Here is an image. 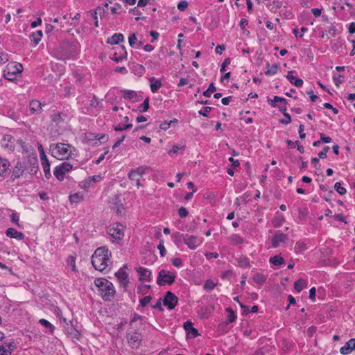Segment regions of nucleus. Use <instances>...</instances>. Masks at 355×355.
Returning a JSON list of instances; mask_svg holds the SVG:
<instances>
[{
    "label": "nucleus",
    "instance_id": "f257e3e1",
    "mask_svg": "<svg viewBox=\"0 0 355 355\" xmlns=\"http://www.w3.org/2000/svg\"><path fill=\"white\" fill-rule=\"evenodd\" d=\"M112 252L107 248H98L92 257V263L94 268L99 271H104L111 264Z\"/></svg>",
    "mask_w": 355,
    "mask_h": 355
},
{
    "label": "nucleus",
    "instance_id": "f03ea898",
    "mask_svg": "<svg viewBox=\"0 0 355 355\" xmlns=\"http://www.w3.org/2000/svg\"><path fill=\"white\" fill-rule=\"evenodd\" d=\"M75 148L71 144L64 143L51 144L49 146V151L53 157L59 159L64 160L71 157Z\"/></svg>",
    "mask_w": 355,
    "mask_h": 355
},
{
    "label": "nucleus",
    "instance_id": "7ed1b4c3",
    "mask_svg": "<svg viewBox=\"0 0 355 355\" xmlns=\"http://www.w3.org/2000/svg\"><path fill=\"white\" fill-rule=\"evenodd\" d=\"M99 295L105 301L111 300L115 295V289L112 283L105 278H97L94 280Z\"/></svg>",
    "mask_w": 355,
    "mask_h": 355
},
{
    "label": "nucleus",
    "instance_id": "20e7f679",
    "mask_svg": "<svg viewBox=\"0 0 355 355\" xmlns=\"http://www.w3.org/2000/svg\"><path fill=\"white\" fill-rule=\"evenodd\" d=\"M175 277V272L162 269L158 273L157 283L159 286L171 285L174 282Z\"/></svg>",
    "mask_w": 355,
    "mask_h": 355
},
{
    "label": "nucleus",
    "instance_id": "39448f33",
    "mask_svg": "<svg viewBox=\"0 0 355 355\" xmlns=\"http://www.w3.org/2000/svg\"><path fill=\"white\" fill-rule=\"evenodd\" d=\"M108 234L113 242L119 243L124 236V227L121 223H114L110 226Z\"/></svg>",
    "mask_w": 355,
    "mask_h": 355
},
{
    "label": "nucleus",
    "instance_id": "423d86ee",
    "mask_svg": "<svg viewBox=\"0 0 355 355\" xmlns=\"http://www.w3.org/2000/svg\"><path fill=\"white\" fill-rule=\"evenodd\" d=\"M23 71V66L20 63H12L7 66L6 69L4 70L3 76L8 80H14L16 79L17 73H21Z\"/></svg>",
    "mask_w": 355,
    "mask_h": 355
},
{
    "label": "nucleus",
    "instance_id": "0eeeda50",
    "mask_svg": "<svg viewBox=\"0 0 355 355\" xmlns=\"http://www.w3.org/2000/svg\"><path fill=\"white\" fill-rule=\"evenodd\" d=\"M72 168V164L69 162H64L55 167L53 174L59 181H62L65 174L69 172Z\"/></svg>",
    "mask_w": 355,
    "mask_h": 355
},
{
    "label": "nucleus",
    "instance_id": "6e6552de",
    "mask_svg": "<svg viewBox=\"0 0 355 355\" xmlns=\"http://www.w3.org/2000/svg\"><path fill=\"white\" fill-rule=\"evenodd\" d=\"M148 168L146 166H139L135 169L130 170L128 173L129 179L132 181H135L137 187H140L141 186V178L145 174Z\"/></svg>",
    "mask_w": 355,
    "mask_h": 355
},
{
    "label": "nucleus",
    "instance_id": "1a4fd4ad",
    "mask_svg": "<svg viewBox=\"0 0 355 355\" xmlns=\"http://www.w3.org/2000/svg\"><path fill=\"white\" fill-rule=\"evenodd\" d=\"M203 239L194 235L185 234L184 236V243L191 250L196 249L201 245Z\"/></svg>",
    "mask_w": 355,
    "mask_h": 355
},
{
    "label": "nucleus",
    "instance_id": "9d476101",
    "mask_svg": "<svg viewBox=\"0 0 355 355\" xmlns=\"http://www.w3.org/2000/svg\"><path fill=\"white\" fill-rule=\"evenodd\" d=\"M178 302V297L171 291H168L163 300V304L164 306L170 310L173 309L177 305Z\"/></svg>",
    "mask_w": 355,
    "mask_h": 355
},
{
    "label": "nucleus",
    "instance_id": "9b49d317",
    "mask_svg": "<svg viewBox=\"0 0 355 355\" xmlns=\"http://www.w3.org/2000/svg\"><path fill=\"white\" fill-rule=\"evenodd\" d=\"M288 240V238L286 234L282 233L281 231H277L272 239V245L273 248H276L286 243Z\"/></svg>",
    "mask_w": 355,
    "mask_h": 355
},
{
    "label": "nucleus",
    "instance_id": "f8f14e48",
    "mask_svg": "<svg viewBox=\"0 0 355 355\" xmlns=\"http://www.w3.org/2000/svg\"><path fill=\"white\" fill-rule=\"evenodd\" d=\"M128 344L132 348L137 349L139 347L141 341V335L137 333H130L127 335Z\"/></svg>",
    "mask_w": 355,
    "mask_h": 355
},
{
    "label": "nucleus",
    "instance_id": "ddd939ff",
    "mask_svg": "<svg viewBox=\"0 0 355 355\" xmlns=\"http://www.w3.org/2000/svg\"><path fill=\"white\" fill-rule=\"evenodd\" d=\"M15 139L10 135L3 136L1 141V146L8 151H13L15 148Z\"/></svg>",
    "mask_w": 355,
    "mask_h": 355
},
{
    "label": "nucleus",
    "instance_id": "4468645a",
    "mask_svg": "<svg viewBox=\"0 0 355 355\" xmlns=\"http://www.w3.org/2000/svg\"><path fill=\"white\" fill-rule=\"evenodd\" d=\"M17 348L14 342L0 345V355H10Z\"/></svg>",
    "mask_w": 355,
    "mask_h": 355
},
{
    "label": "nucleus",
    "instance_id": "2eb2a0df",
    "mask_svg": "<svg viewBox=\"0 0 355 355\" xmlns=\"http://www.w3.org/2000/svg\"><path fill=\"white\" fill-rule=\"evenodd\" d=\"M115 275L120 282L121 286L126 288L129 283L128 273L123 269L121 268L115 273Z\"/></svg>",
    "mask_w": 355,
    "mask_h": 355
},
{
    "label": "nucleus",
    "instance_id": "dca6fc26",
    "mask_svg": "<svg viewBox=\"0 0 355 355\" xmlns=\"http://www.w3.org/2000/svg\"><path fill=\"white\" fill-rule=\"evenodd\" d=\"M24 171L25 166L21 162H17L12 171L11 178L12 180L20 178L23 175Z\"/></svg>",
    "mask_w": 355,
    "mask_h": 355
},
{
    "label": "nucleus",
    "instance_id": "f3484780",
    "mask_svg": "<svg viewBox=\"0 0 355 355\" xmlns=\"http://www.w3.org/2000/svg\"><path fill=\"white\" fill-rule=\"evenodd\" d=\"M355 348V338H352L345 343V345L340 349V354L347 355L350 354Z\"/></svg>",
    "mask_w": 355,
    "mask_h": 355
},
{
    "label": "nucleus",
    "instance_id": "a211bd4d",
    "mask_svg": "<svg viewBox=\"0 0 355 355\" xmlns=\"http://www.w3.org/2000/svg\"><path fill=\"white\" fill-rule=\"evenodd\" d=\"M6 235L11 239H15L21 241L24 239V234L22 232H18L14 228L10 227L6 231Z\"/></svg>",
    "mask_w": 355,
    "mask_h": 355
},
{
    "label": "nucleus",
    "instance_id": "6ab92c4d",
    "mask_svg": "<svg viewBox=\"0 0 355 355\" xmlns=\"http://www.w3.org/2000/svg\"><path fill=\"white\" fill-rule=\"evenodd\" d=\"M184 328L187 334L191 338H196L198 336V330L193 327V324L190 321H187L184 323Z\"/></svg>",
    "mask_w": 355,
    "mask_h": 355
},
{
    "label": "nucleus",
    "instance_id": "aec40b11",
    "mask_svg": "<svg viewBox=\"0 0 355 355\" xmlns=\"http://www.w3.org/2000/svg\"><path fill=\"white\" fill-rule=\"evenodd\" d=\"M137 272L139 275V280L141 281H150L151 276V271L144 267H139L137 269Z\"/></svg>",
    "mask_w": 355,
    "mask_h": 355
},
{
    "label": "nucleus",
    "instance_id": "412c9836",
    "mask_svg": "<svg viewBox=\"0 0 355 355\" xmlns=\"http://www.w3.org/2000/svg\"><path fill=\"white\" fill-rule=\"evenodd\" d=\"M9 168V161L6 158L0 157V176H6L8 173Z\"/></svg>",
    "mask_w": 355,
    "mask_h": 355
},
{
    "label": "nucleus",
    "instance_id": "4be33fe9",
    "mask_svg": "<svg viewBox=\"0 0 355 355\" xmlns=\"http://www.w3.org/2000/svg\"><path fill=\"white\" fill-rule=\"evenodd\" d=\"M293 71H289L286 76V78L289 80L291 84L295 85L297 87H300L303 85V80L300 78H297L295 76H293Z\"/></svg>",
    "mask_w": 355,
    "mask_h": 355
},
{
    "label": "nucleus",
    "instance_id": "5701e85b",
    "mask_svg": "<svg viewBox=\"0 0 355 355\" xmlns=\"http://www.w3.org/2000/svg\"><path fill=\"white\" fill-rule=\"evenodd\" d=\"M29 107L33 114H39L42 111V104L39 101H31L30 102Z\"/></svg>",
    "mask_w": 355,
    "mask_h": 355
},
{
    "label": "nucleus",
    "instance_id": "b1692460",
    "mask_svg": "<svg viewBox=\"0 0 355 355\" xmlns=\"http://www.w3.org/2000/svg\"><path fill=\"white\" fill-rule=\"evenodd\" d=\"M124 40L123 35L121 33H115L111 37L108 38L107 43L110 44H118Z\"/></svg>",
    "mask_w": 355,
    "mask_h": 355
},
{
    "label": "nucleus",
    "instance_id": "393cba45",
    "mask_svg": "<svg viewBox=\"0 0 355 355\" xmlns=\"http://www.w3.org/2000/svg\"><path fill=\"white\" fill-rule=\"evenodd\" d=\"M67 117V115L62 112H56L51 115V119L53 122H55L57 125L60 124Z\"/></svg>",
    "mask_w": 355,
    "mask_h": 355
},
{
    "label": "nucleus",
    "instance_id": "a878e982",
    "mask_svg": "<svg viewBox=\"0 0 355 355\" xmlns=\"http://www.w3.org/2000/svg\"><path fill=\"white\" fill-rule=\"evenodd\" d=\"M284 220V217L282 214L277 213L272 220V225L275 227H279L282 225Z\"/></svg>",
    "mask_w": 355,
    "mask_h": 355
},
{
    "label": "nucleus",
    "instance_id": "bb28decb",
    "mask_svg": "<svg viewBox=\"0 0 355 355\" xmlns=\"http://www.w3.org/2000/svg\"><path fill=\"white\" fill-rule=\"evenodd\" d=\"M307 286V282L305 279H299L294 284L295 290L300 293Z\"/></svg>",
    "mask_w": 355,
    "mask_h": 355
},
{
    "label": "nucleus",
    "instance_id": "cd10ccee",
    "mask_svg": "<svg viewBox=\"0 0 355 355\" xmlns=\"http://www.w3.org/2000/svg\"><path fill=\"white\" fill-rule=\"evenodd\" d=\"M150 81V89L152 92L155 93L161 87L162 83L159 80H155L154 77L149 79Z\"/></svg>",
    "mask_w": 355,
    "mask_h": 355
},
{
    "label": "nucleus",
    "instance_id": "c85d7f7f",
    "mask_svg": "<svg viewBox=\"0 0 355 355\" xmlns=\"http://www.w3.org/2000/svg\"><path fill=\"white\" fill-rule=\"evenodd\" d=\"M267 71L265 72L267 76H273L276 74L278 71L279 65L277 64H274L272 65H270L268 62L266 64Z\"/></svg>",
    "mask_w": 355,
    "mask_h": 355
},
{
    "label": "nucleus",
    "instance_id": "c756f323",
    "mask_svg": "<svg viewBox=\"0 0 355 355\" xmlns=\"http://www.w3.org/2000/svg\"><path fill=\"white\" fill-rule=\"evenodd\" d=\"M286 143L288 145V146H290L291 148H296L297 147V150L300 153H304V148L303 146L300 144L299 141H295V142H293L291 140L288 139L286 141Z\"/></svg>",
    "mask_w": 355,
    "mask_h": 355
},
{
    "label": "nucleus",
    "instance_id": "7c9ffc66",
    "mask_svg": "<svg viewBox=\"0 0 355 355\" xmlns=\"http://www.w3.org/2000/svg\"><path fill=\"white\" fill-rule=\"evenodd\" d=\"M270 263L275 266H280L285 263L284 259L280 255H275L270 258Z\"/></svg>",
    "mask_w": 355,
    "mask_h": 355
},
{
    "label": "nucleus",
    "instance_id": "2f4dec72",
    "mask_svg": "<svg viewBox=\"0 0 355 355\" xmlns=\"http://www.w3.org/2000/svg\"><path fill=\"white\" fill-rule=\"evenodd\" d=\"M42 37V31H37L35 33H33L31 35V40L33 41L35 45H37Z\"/></svg>",
    "mask_w": 355,
    "mask_h": 355
},
{
    "label": "nucleus",
    "instance_id": "473e14b6",
    "mask_svg": "<svg viewBox=\"0 0 355 355\" xmlns=\"http://www.w3.org/2000/svg\"><path fill=\"white\" fill-rule=\"evenodd\" d=\"M42 166L43 168V171L44 172L45 177L49 179L51 176V170H50V162H43L42 163Z\"/></svg>",
    "mask_w": 355,
    "mask_h": 355
},
{
    "label": "nucleus",
    "instance_id": "72a5a7b5",
    "mask_svg": "<svg viewBox=\"0 0 355 355\" xmlns=\"http://www.w3.org/2000/svg\"><path fill=\"white\" fill-rule=\"evenodd\" d=\"M239 266L241 268H248L250 266V261L245 257H241L238 259Z\"/></svg>",
    "mask_w": 355,
    "mask_h": 355
},
{
    "label": "nucleus",
    "instance_id": "f704fd0d",
    "mask_svg": "<svg viewBox=\"0 0 355 355\" xmlns=\"http://www.w3.org/2000/svg\"><path fill=\"white\" fill-rule=\"evenodd\" d=\"M121 92L123 93V96L125 98H128L130 100H132L137 97V93L133 90H122Z\"/></svg>",
    "mask_w": 355,
    "mask_h": 355
},
{
    "label": "nucleus",
    "instance_id": "c9c22d12",
    "mask_svg": "<svg viewBox=\"0 0 355 355\" xmlns=\"http://www.w3.org/2000/svg\"><path fill=\"white\" fill-rule=\"evenodd\" d=\"M253 280L259 284H263L265 283L266 279L263 275L261 273H257L254 275Z\"/></svg>",
    "mask_w": 355,
    "mask_h": 355
},
{
    "label": "nucleus",
    "instance_id": "e433bc0d",
    "mask_svg": "<svg viewBox=\"0 0 355 355\" xmlns=\"http://www.w3.org/2000/svg\"><path fill=\"white\" fill-rule=\"evenodd\" d=\"M231 241L234 245H239L244 242L243 239L237 234H234L230 237Z\"/></svg>",
    "mask_w": 355,
    "mask_h": 355
},
{
    "label": "nucleus",
    "instance_id": "4c0bfd02",
    "mask_svg": "<svg viewBox=\"0 0 355 355\" xmlns=\"http://www.w3.org/2000/svg\"><path fill=\"white\" fill-rule=\"evenodd\" d=\"M83 199L82 195L79 193H76L74 194H71L69 196V200L71 202L78 203Z\"/></svg>",
    "mask_w": 355,
    "mask_h": 355
},
{
    "label": "nucleus",
    "instance_id": "58836bf2",
    "mask_svg": "<svg viewBox=\"0 0 355 355\" xmlns=\"http://www.w3.org/2000/svg\"><path fill=\"white\" fill-rule=\"evenodd\" d=\"M268 101L270 102V105L273 107L277 106L276 103L277 102L282 103L284 105L286 103V100L285 98L277 96H274L273 100H268Z\"/></svg>",
    "mask_w": 355,
    "mask_h": 355
},
{
    "label": "nucleus",
    "instance_id": "ea45409f",
    "mask_svg": "<svg viewBox=\"0 0 355 355\" xmlns=\"http://www.w3.org/2000/svg\"><path fill=\"white\" fill-rule=\"evenodd\" d=\"M67 263L71 267L72 271H76V259L73 257H69L67 259Z\"/></svg>",
    "mask_w": 355,
    "mask_h": 355
},
{
    "label": "nucleus",
    "instance_id": "a19ab883",
    "mask_svg": "<svg viewBox=\"0 0 355 355\" xmlns=\"http://www.w3.org/2000/svg\"><path fill=\"white\" fill-rule=\"evenodd\" d=\"M132 126L131 123H127L125 125L117 124L116 125H114L113 128L115 131H122L126 129H129Z\"/></svg>",
    "mask_w": 355,
    "mask_h": 355
},
{
    "label": "nucleus",
    "instance_id": "79ce46f5",
    "mask_svg": "<svg viewBox=\"0 0 355 355\" xmlns=\"http://www.w3.org/2000/svg\"><path fill=\"white\" fill-rule=\"evenodd\" d=\"M114 209L116 211V213L118 215H123L124 214V207L122 203L116 202L115 206L114 207Z\"/></svg>",
    "mask_w": 355,
    "mask_h": 355
},
{
    "label": "nucleus",
    "instance_id": "37998d69",
    "mask_svg": "<svg viewBox=\"0 0 355 355\" xmlns=\"http://www.w3.org/2000/svg\"><path fill=\"white\" fill-rule=\"evenodd\" d=\"M39 322L44 326L45 327H46L47 329H49L50 330L51 332H53V330H54V327L48 321L46 320V319H40L39 320Z\"/></svg>",
    "mask_w": 355,
    "mask_h": 355
},
{
    "label": "nucleus",
    "instance_id": "c03bdc74",
    "mask_svg": "<svg viewBox=\"0 0 355 355\" xmlns=\"http://www.w3.org/2000/svg\"><path fill=\"white\" fill-rule=\"evenodd\" d=\"M216 286V284H215L212 280L208 279L205 283L204 288L207 291H211L215 288Z\"/></svg>",
    "mask_w": 355,
    "mask_h": 355
},
{
    "label": "nucleus",
    "instance_id": "a18cd8bd",
    "mask_svg": "<svg viewBox=\"0 0 355 355\" xmlns=\"http://www.w3.org/2000/svg\"><path fill=\"white\" fill-rule=\"evenodd\" d=\"M226 311L228 313V322L231 323L234 322L236 320V315L234 311L231 308L228 307L226 309Z\"/></svg>",
    "mask_w": 355,
    "mask_h": 355
},
{
    "label": "nucleus",
    "instance_id": "49530a36",
    "mask_svg": "<svg viewBox=\"0 0 355 355\" xmlns=\"http://www.w3.org/2000/svg\"><path fill=\"white\" fill-rule=\"evenodd\" d=\"M334 189L340 195H345L347 192L346 189L343 187L340 182H336L334 184Z\"/></svg>",
    "mask_w": 355,
    "mask_h": 355
},
{
    "label": "nucleus",
    "instance_id": "de8ad7c7",
    "mask_svg": "<svg viewBox=\"0 0 355 355\" xmlns=\"http://www.w3.org/2000/svg\"><path fill=\"white\" fill-rule=\"evenodd\" d=\"M149 108V99L146 98L142 104L139 106V110L140 112H146Z\"/></svg>",
    "mask_w": 355,
    "mask_h": 355
},
{
    "label": "nucleus",
    "instance_id": "09e8293b",
    "mask_svg": "<svg viewBox=\"0 0 355 355\" xmlns=\"http://www.w3.org/2000/svg\"><path fill=\"white\" fill-rule=\"evenodd\" d=\"M137 38L135 33H132L128 37L129 44L131 47H135L137 45Z\"/></svg>",
    "mask_w": 355,
    "mask_h": 355
},
{
    "label": "nucleus",
    "instance_id": "8fccbe9b",
    "mask_svg": "<svg viewBox=\"0 0 355 355\" xmlns=\"http://www.w3.org/2000/svg\"><path fill=\"white\" fill-rule=\"evenodd\" d=\"M216 91V87L214 83H211L208 87V89L203 92V95L206 97H209L212 92Z\"/></svg>",
    "mask_w": 355,
    "mask_h": 355
},
{
    "label": "nucleus",
    "instance_id": "3c124183",
    "mask_svg": "<svg viewBox=\"0 0 355 355\" xmlns=\"http://www.w3.org/2000/svg\"><path fill=\"white\" fill-rule=\"evenodd\" d=\"M177 121L178 120L176 119H174L173 120H171L170 121H164V123L160 124L159 128L162 130H166L169 128L172 123H176Z\"/></svg>",
    "mask_w": 355,
    "mask_h": 355
},
{
    "label": "nucleus",
    "instance_id": "603ef678",
    "mask_svg": "<svg viewBox=\"0 0 355 355\" xmlns=\"http://www.w3.org/2000/svg\"><path fill=\"white\" fill-rule=\"evenodd\" d=\"M185 234H180L179 232H177L175 234H173V237L175 239V243L176 244L180 243L181 241L184 242V236Z\"/></svg>",
    "mask_w": 355,
    "mask_h": 355
},
{
    "label": "nucleus",
    "instance_id": "864d4df0",
    "mask_svg": "<svg viewBox=\"0 0 355 355\" xmlns=\"http://www.w3.org/2000/svg\"><path fill=\"white\" fill-rule=\"evenodd\" d=\"M157 248L159 250L160 255L162 257H164L166 254V251L165 247L164 245V241H160L159 245H157Z\"/></svg>",
    "mask_w": 355,
    "mask_h": 355
},
{
    "label": "nucleus",
    "instance_id": "5fc2aeb1",
    "mask_svg": "<svg viewBox=\"0 0 355 355\" xmlns=\"http://www.w3.org/2000/svg\"><path fill=\"white\" fill-rule=\"evenodd\" d=\"M284 119H281L280 122L284 124H288L291 121V115L287 112H284Z\"/></svg>",
    "mask_w": 355,
    "mask_h": 355
},
{
    "label": "nucleus",
    "instance_id": "6e6d98bb",
    "mask_svg": "<svg viewBox=\"0 0 355 355\" xmlns=\"http://www.w3.org/2000/svg\"><path fill=\"white\" fill-rule=\"evenodd\" d=\"M95 137L101 143H105L108 140V136L105 134H98L95 136Z\"/></svg>",
    "mask_w": 355,
    "mask_h": 355
},
{
    "label": "nucleus",
    "instance_id": "4d7b16f0",
    "mask_svg": "<svg viewBox=\"0 0 355 355\" xmlns=\"http://www.w3.org/2000/svg\"><path fill=\"white\" fill-rule=\"evenodd\" d=\"M151 297L150 296H145L144 297L140 299V304L142 306H146L150 302Z\"/></svg>",
    "mask_w": 355,
    "mask_h": 355
},
{
    "label": "nucleus",
    "instance_id": "13d9d810",
    "mask_svg": "<svg viewBox=\"0 0 355 355\" xmlns=\"http://www.w3.org/2000/svg\"><path fill=\"white\" fill-rule=\"evenodd\" d=\"M329 146H324L323 148V150L318 153V157L320 159L326 158L327 157V153L329 151Z\"/></svg>",
    "mask_w": 355,
    "mask_h": 355
},
{
    "label": "nucleus",
    "instance_id": "bf43d9fd",
    "mask_svg": "<svg viewBox=\"0 0 355 355\" xmlns=\"http://www.w3.org/2000/svg\"><path fill=\"white\" fill-rule=\"evenodd\" d=\"M188 6V3L187 1H181L178 4V8L180 11L184 10Z\"/></svg>",
    "mask_w": 355,
    "mask_h": 355
},
{
    "label": "nucleus",
    "instance_id": "052dcab7",
    "mask_svg": "<svg viewBox=\"0 0 355 355\" xmlns=\"http://www.w3.org/2000/svg\"><path fill=\"white\" fill-rule=\"evenodd\" d=\"M178 215L181 218H185L188 215V211L186 208L181 207L178 209Z\"/></svg>",
    "mask_w": 355,
    "mask_h": 355
},
{
    "label": "nucleus",
    "instance_id": "680f3d73",
    "mask_svg": "<svg viewBox=\"0 0 355 355\" xmlns=\"http://www.w3.org/2000/svg\"><path fill=\"white\" fill-rule=\"evenodd\" d=\"M11 221L16 224L17 226H19V216L16 213H12L10 216Z\"/></svg>",
    "mask_w": 355,
    "mask_h": 355
},
{
    "label": "nucleus",
    "instance_id": "e2e57ef3",
    "mask_svg": "<svg viewBox=\"0 0 355 355\" xmlns=\"http://www.w3.org/2000/svg\"><path fill=\"white\" fill-rule=\"evenodd\" d=\"M92 184H93V182L88 178L85 181L82 182V188H83L85 189H87V188L90 187L91 186H92Z\"/></svg>",
    "mask_w": 355,
    "mask_h": 355
},
{
    "label": "nucleus",
    "instance_id": "0e129e2a",
    "mask_svg": "<svg viewBox=\"0 0 355 355\" xmlns=\"http://www.w3.org/2000/svg\"><path fill=\"white\" fill-rule=\"evenodd\" d=\"M320 140L322 142L328 144L331 141V138L329 137H327L324 133H320Z\"/></svg>",
    "mask_w": 355,
    "mask_h": 355
},
{
    "label": "nucleus",
    "instance_id": "69168bd1",
    "mask_svg": "<svg viewBox=\"0 0 355 355\" xmlns=\"http://www.w3.org/2000/svg\"><path fill=\"white\" fill-rule=\"evenodd\" d=\"M172 263L175 267H180L182 265V261L181 259L176 257L172 259Z\"/></svg>",
    "mask_w": 355,
    "mask_h": 355
},
{
    "label": "nucleus",
    "instance_id": "338daca9",
    "mask_svg": "<svg viewBox=\"0 0 355 355\" xmlns=\"http://www.w3.org/2000/svg\"><path fill=\"white\" fill-rule=\"evenodd\" d=\"M211 110V107H205L202 110H200L198 113L204 116H207V113Z\"/></svg>",
    "mask_w": 355,
    "mask_h": 355
},
{
    "label": "nucleus",
    "instance_id": "774afa93",
    "mask_svg": "<svg viewBox=\"0 0 355 355\" xmlns=\"http://www.w3.org/2000/svg\"><path fill=\"white\" fill-rule=\"evenodd\" d=\"M183 148L184 146H173V148L168 151V154H176L179 150L182 149Z\"/></svg>",
    "mask_w": 355,
    "mask_h": 355
}]
</instances>
